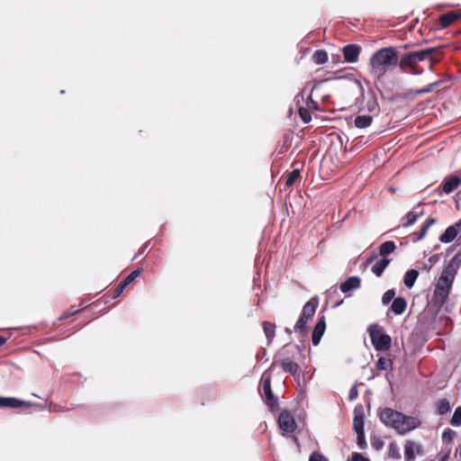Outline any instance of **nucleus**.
<instances>
[{
    "label": "nucleus",
    "instance_id": "6",
    "mask_svg": "<svg viewBox=\"0 0 461 461\" xmlns=\"http://www.w3.org/2000/svg\"><path fill=\"white\" fill-rule=\"evenodd\" d=\"M368 333L371 342L375 348L378 351L388 350L391 347V337L384 332V329L378 325H370Z\"/></svg>",
    "mask_w": 461,
    "mask_h": 461
},
{
    "label": "nucleus",
    "instance_id": "53",
    "mask_svg": "<svg viewBox=\"0 0 461 461\" xmlns=\"http://www.w3.org/2000/svg\"><path fill=\"white\" fill-rule=\"evenodd\" d=\"M374 446H375V447L376 449H379V448H381V447H382V446H383V442H382V441H380V442H378V443L374 444Z\"/></svg>",
    "mask_w": 461,
    "mask_h": 461
},
{
    "label": "nucleus",
    "instance_id": "42",
    "mask_svg": "<svg viewBox=\"0 0 461 461\" xmlns=\"http://www.w3.org/2000/svg\"><path fill=\"white\" fill-rule=\"evenodd\" d=\"M357 443L360 448H365L366 447V442L365 439V432L357 433Z\"/></svg>",
    "mask_w": 461,
    "mask_h": 461
},
{
    "label": "nucleus",
    "instance_id": "24",
    "mask_svg": "<svg viewBox=\"0 0 461 461\" xmlns=\"http://www.w3.org/2000/svg\"><path fill=\"white\" fill-rule=\"evenodd\" d=\"M373 117L370 115H357L355 118L354 123L357 128L364 129L371 125Z\"/></svg>",
    "mask_w": 461,
    "mask_h": 461
},
{
    "label": "nucleus",
    "instance_id": "23",
    "mask_svg": "<svg viewBox=\"0 0 461 461\" xmlns=\"http://www.w3.org/2000/svg\"><path fill=\"white\" fill-rule=\"evenodd\" d=\"M419 276V272L416 269L408 270L403 277V283L408 288H411L414 285L416 279Z\"/></svg>",
    "mask_w": 461,
    "mask_h": 461
},
{
    "label": "nucleus",
    "instance_id": "15",
    "mask_svg": "<svg viewBox=\"0 0 461 461\" xmlns=\"http://www.w3.org/2000/svg\"><path fill=\"white\" fill-rule=\"evenodd\" d=\"M407 308V301L403 297L394 298L389 310L387 312V316H389V312H393L395 315L402 314Z\"/></svg>",
    "mask_w": 461,
    "mask_h": 461
},
{
    "label": "nucleus",
    "instance_id": "55",
    "mask_svg": "<svg viewBox=\"0 0 461 461\" xmlns=\"http://www.w3.org/2000/svg\"><path fill=\"white\" fill-rule=\"evenodd\" d=\"M285 332L288 333V334H291L292 330L289 328H285Z\"/></svg>",
    "mask_w": 461,
    "mask_h": 461
},
{
    "label": "nucleus",
    "instance_id": "17",
    "mask_svg": "<svg viewBox=\"0 0 461 461\" xmlns=\"http://www.w3.org/2000/svg\"><path fill=\"white\" fill-rule=\"evenodd\" d=\"M278 362L280 363L283 370L285 373L291 374L292 375H295L300 369L299 365L293 361L290 357L281 358L278 360Z\"/></svg>",
    "mask_w": 461,
    "mask_h": 461
},
{
    "label": "nucleus",
    "instance_id": "35",
    "mask_svg": "<svg viewBox=\"0 0 461 461\" xmlns=\"http://www.w3.org/2000/svg\"><path fill=\"white\" fill-rule=\"evenodd\" d=\"M395 296V290L394 289H389L387 290L382 297V303L383 304L386 305L388 304L392 300L393 301V298Z\"/></svg>",
    "mask_w": 461,
    "mask_h": 461
},
{
    "label": "nucleus",
    "instance_id": "12",
    "mask_svg": "<svg viewBox=\"0 0 461 461\" xmlns=\"http://www.w3.org/2000/svg\"><path fill=\"white\" fill-rule=\"evenodd\" d=\"M31 404L27 402L18 400L13 397L0 396V408L18 409L22 407H29Z\"/></svg>",
    "mask_w": 461,
    "mask_h": 461
},
{
    "label": "nucleus",
    "instance_id": "22",
    "mask_svg": "<svg viewBox=\"0 0 461 461\" xmlns=\"http://www.w3.org/2000/svg\"><path fill=\"white\" fill-rule=\"evenodd\" d=\"M301 177V169L294 168L291 172H289L286 176L285 182V188H289L293 186L295 182Z\"/></svg>",
    "mask_w": 461,
    "mask_h": 461
},
{
    "label": "nucleus",
    "instance_id": "27",
    "mask_svg": "<svg viewBox=\"0 0 461 461\" xmlns=\"http://www.w3.org/2000/svg\"><path fill=\"white\" fill-rule=\"evenodd\" d=\"M262 326L267 340L271 342L276 336V325L269 321H264Z\"/></svg>",
    "mask_w": 461,
    "mask_h": 461
},
{
    "label": "nucleus",
    "instance_id": "56",
    "mask_svg": "<svg viewBox=\"0 0 461 461\" xmlns=\"http://www.w3.org/2000/svg\"><path fill=\"white\" fill-rule=\"evenodd\" d=\"M294 441L298 445L299 444V440L296 437H294Z\"/></svg>",
    "mask_w": 461,
    "mask_h": 461
},
{
    "label": "nucleus",
    "instance_id": "50",
    "mask_svg": "<svg viewBox=\"0 0 461 461\" xmlns=\"http://www.w3.org/2000/svg\"><path fill=\"white\" fill-rule=\"evenodd\" d=\"M6 341H7V338L0 335V347L3 346L4 344H5Z\"/></svg>",
    "mask_w": 461,
    "mask_h": 461
},
{
    "label": "nucleus",
    "instance_id": "13",
    "mask_svg": "<svg viewBox=\"0 0 461 461\" xmlns=\"http://www.w3.org/2000/svg\"><path fill=\"white\" fill-rule=\"evenodd\" d=\"M461 184V180L457 176H450L444 179L441 184L442 191L445 194L452 193Z\"/></svg>",
    "mask_w": 461,
    "mask_h": 461
},
{
    "label": "nucleus",
    "instance_id": "14",
    "mask_svg": "<svg viewBox=\"0 0 461 461\" xmlns=\"http://www.w3.org/2000/svg\"><path fill=\"white\" fill-rule=\"evenodd\" d=\"M361 285V279L358 276H350L345 282L341 283L339 289L342 293L347 294L352 290L359 288Z\"/></svg>",
    "mask_w": 461,
    "mask_h": 461
},
{
    "label": "nucleus",
    "instance_id": "44",
    "mask_svg": "<svg viewBox=\"0 0 461 461\" xmlns=\"http://www.w3.org/2000/svg\"><path fill=\"white\" fill-rule=\"evenodd\" d=\"M306 104H307V107L309 109H312V110H318L319 109V105H318V103L316 101H314L312 96H309L307 98V101H306Z\"/></svg>",
    "mask_w": 461,
    "mask_h": 461
},
{
    "label": "nucleus",
    "instance_id": "4",
    "mask_svg": "<svg viewBox=\"0 0 461 461\" xmlns=\"http://www.w3.org/2000/svg\"><path fill=\"white\" fill-rule=\"evenodd\" d=\"M272 373L266 370L262 375L258 386V393L265 399V403L270 411H276L278 409V398L273 393L271 389Z\"/></svg>",
    "mask_w": 461,
    "mask_h": 461
},
{
    "label": "nucleus",
    "instance_id": "1",
    "mask_svg": "<svg viewBox=\"0 0 461 461\" xmlns=\"http://www.w3.org/2000/svg\"><path fill=\"white\" fill-rule=\"evenodd\" d=\"M379 418L386 426L394 429L399 434H405L420 427L421 420L417 417L407 416L401 411L386 407L380 411Z\"/></svg>",
    "mask_w": 461,
    "mask_h": 461
},
{
    "label": "nucleus",
    "instance_id": "31",
    "mask_svg": "<svg viewBox=\"0 0 461 461\" xmlns=\"http://www.w3.org/2000/svg\"><path fill=\"white\" fill-rule=\"evenodd\" d=\"M451 410L450 403L447 399H441L438 403V412L441 415L447 414Z\"/></svg>",
    "mask_w": 461,
    "mask_h": 461
},
{
    "label": "nucleus",
    "instance_id": "49",
    "mask_svg": "<svg viewBox=\"0 0 461 461\" xmlns=\"http://www.w3.org/2000/svg\"><path fill=\"white\" fill-rule=\"evenodd\" d=\"M149 241H148V242H146V243H145V244H144V245H143V246L139 249V252H138V254L135 256V258H136L137 257H139L140 255H141V254H142V253L147 249V248L149 247Z\"/></svg>",
    "mask_w": 461,
    "mask_h": 461
},
{
    "label": "nucleus",
    "instance_id": "48",
    "mask_svg": "<svg viewBox=\"0 0 461 461\" xmlns=\"http://www.w3.org/2000/svg\"><path fill=\"white\" fill-rule=\"evenodd\" d=\"M377 106H378L377 103L375 100L367 103V110L369 112H375L376 110Z\"/></svg>",
    "mask_w": 461,
    "mask_h": 461
},
{
    "label": "nucleus",
    "instance_id": "16",
    "mask_svg": "<svg viewBox=\"0 0 461 461\" xmlns=\"http://www.w3.org/2000/svg\"><path fill=\"white\" fill-rule=\"evenodd\" d=\"M318 300L316 298H312L310 301H308L303 307L302 314L301 316L307 320H311L315 312L316 309L318 307Z\"/></svg>",
    "mask_w": 461,
    "mask_h": 461
},
{
    "label": "nucleus",
    "instance_id": "47",
    "mask_svg": "<svg viewBox=\"0 0 461 461\" xmlns=\"http://www.w3.org/2000/svg\"><path fill=\"white\" fill-rule=\"evenodd\" d=\"M348 461H370L368 458H366L364 457L361 454L359 453H354L352 455V457L350 460Z\"/></svg>",
    "mask_w": 461,
    "mask_h": 461
},
{
    "label": "nucleus",
    "instance_id": "8",
    "mask_svg": "<svg viewBox=\"0 0 461 461\" xmlns=\"http://www.w3.org/2000/svg\"><path fill=\"white\" fill-rule=\"evenodd\" d=\"M415 453L420 456L423 455L422 446L411 440H407L404 447L405 460L413 461L415 459Z\"/></svg>",
    "mask_w": 461,
    "mask_h": 461
},
{
    "label": "nucleus",
    "instance_id": "33",
    "mask_svg": "<svg viewBox=\"0 0 461 461\" xmlns=\"http://www.w3.org/2000/svg\"><path fill=\"white\" fill-rule=\"evenodd\" d=\"M457 270L456 268L453 267L452 266L450 265H447V267L444 268V270L442 271L441 275L442 276H445L447 277H448L449 279L453 280L455 279V276L457 273Z\"/></svg>",
    "mask_w": 461,
    "mask_h": 461
},
{
    "label": "nucleus",
    "instance_id": "40",
    "mask_svg": "<svg viewBox=\"0 0 461 461\" xmlns=\"http://www.w3.org/2000/svg\"><path fill=\"white\" fill-rule=\"evenodd\" d=\"M82 309H75L74 306L71 307L69 311H66L63 312V314L60 316V320H67L70 318L71 316L75 315L76 313L79 312Z\"/></svg>",
    "mask_w": 461,
    "mask_h": 461
},
{
    "label": "nucleus",
    "instance_id": "20",
    "mask_svg": "<svg viewBox=\"0 0 461 461\" xmlns=\"http://www.w3.org/2000/svg\"><path fill=\"white\" fill-rule=\"evenodd\" d=\"M460 226L452 225L446 229V230L439 236V240L443 243H449L453 241L457 236L458 230L456 228Z\"/></svg>",
    "mask_w": 461,
    "mask_h": 461
},
{
    "label": "nucleus",
    "instance_id": "19",
    "mask_svg": "<svg viewBox=\"0 0 461 461\" xmlns=\"http://www.w3.org/2000/svg\"><path fill=\"white\" fill-rule=\"evenodd\" d=\"M417 208H413L411 212H409L402 219V226L406 228L416 222L419 216L423 214V211H417Z\"/></svg>",
    "mask_w": 461,
    "mask_h": 461
},
{
    "label": "nucleus",
    "instance_id": "45",
    "mask_svg": "<svg viewBox=\"0 0 461 461\" xmlns=\"http://www.w3.org/2000/svg\"><path fill=\"white\" fill-rule=\"evenodd\" d=\"M358 396V391L357 385H353L348 393L349 401L355 400Z\"/></svg>",
    "mask_w": 461,
    "mask_h": 461
},
{
    "label": "nucleus",
    "instance_id": "5",
    "mask_svg": "<svg viewBox=\"0 0 461 461\" xmlns=\"http://www.w3.org/2000/svg\"><path fill=\"white\" fill-rule=\"evenodd\" d=\"M453 282L454 281L449 279L448 277L440 275L439 278L437 281L436 287L432 296V300L435 306L440 308L444 305L449 295Z\"/></svg>",
    "mask_w": 461,
    "mask_h": 461
},
{
    "label": "nucleus",
    "instance_id": "43",
    "mask_svg": "<svg viewBox=\"0 0 461 461\" xmlns=\"http://www.w3.org/2000/svg\"><path fill=\"white\" fill-rule=\"evenodd\" d=\"M438 83H432L430 85H429L428 86L424 87V88H421V89H419V90H416L415 93L418 94V95H422V94H426V93H429L430 91H432L434 86H437Z\"/></svg>",
    "mask_w": 461,
    "mask_h": 461
},
{
    "label": "nucleus",
    "instance_id": "21",
    "mask_svg": "<svg viewBox=\"0 0 461 461\" xmlns=\"http://www.w3.org/2000/svg\"><path fill=\"white\" fill-rule=\"evenodd\" d=\"M391 262V259H388V258H381L379 260H377L374 266L372 267V272L376 276H381L384 271V269L388 267V265L390 264Z\"/></svg>",
    "mask_w": 461,
    "mask_h": 461
},
{
    "label": "nucleus",
    "instance_id": "3",
    "mask_svg": "<svg viewBox=\"0 0 461 461\" xmlns=\"http://www.w3.org/2000/svg\"><path fill=\"white\" fill-rule=\"evenodd\" d=\"M435 51V48H428L402 54L398 61L401 71L403 73H410L411 75L422 74L423 69L419 68V62L427 59H432V55Z\"/></svg>",
    "mask_w": 461,
    "mask_h": 461
},
{
    "label": "nucleus",
    "instance_id": "11",
    "mask_svg": "<svg viewBox=\"0 0 461 461\" xmlns=\"http://www.w3.org/2000/svg\"><path fill=\"white\" fill-rule=\"evenodd\" d=\"M326 330V321L325 316H320L318 318V321L313 329L312 335V341L314 346H317L321 337L323 336Z\"/></svg>",
    "mask_w": 461,
    "mask_h": 461
},
{
    "label": "nucleus",
    "instance_id": "57",
    "mask_svg": "<svg viewBox=\"0 0 461 461\" xmlns=\"http://www.w3.org/2000/svg\"><path fill=\"white\" fill-rule=\"evenodd\" d=\"M292 348H293L295 351H297V352L299 351V348H298L297 346H293Z\"/></svg>",
    "mask_w": 461,
    "mask_h": 461
},
{
    "label": "nucleus",
    "instance_id": "52",
    "mask_svg": "<svg viewBox=\"0 0 461 461\" xmlns=\"http://www.w3.org/2000/svg\"><path fill=\"white\" fill-rule=\"evenodd\" d=\"M456 455H458L461 458V444L456 447Z\"/></svg>",
    "mask_w": 461,
    "mask_h": 461
},
{
    "label": "nucleus",
    "instance_id": "37",
    "mask_svg": "<svg viewBox=\"0 0 461 461\" xmlns=\"http://www.w3.org/2000/svg\"><path fill=\"white\" fill-rule=\"evenodd\" d=\"M456 437V431L451 429H446L442 433V439L445 442H451Z\"/></svg>",
    "mask_w": 461,
    "mask_h": 461
},
{
    "label": "nucleus",
    "instance_id": "25",
    "mask_svg": "<svg viewBox=\"0 0 461 461\" xmlns=\"http://www.w3.org/2000/svg\"><path fill=\"white\" fill-rule=\"evenodd\" d=\"M396 249V245L393 241L388 240L381 244L379 248V254L382 257H386Z\"/></svg>",
    "mask_w": 461,
    "mask_h": 461
},
{
    "label": "nucleus",
    "instance_id": "60",
    "mask_svg": "<svg viewBox=\"0 0 461 461\" xmlns=\"http://www.w3.org/2000/svg\"><path fill=\"white\" fill-rule=\"evenodd\" d=\"M288 346L284 347V350L288 351Z\"/></svg>",
    "mask_w": 461,
    "mask_h": 461
},
{
    "label": "nucleus",
    "instance_id": "36",
    "mask_svg": "<svg viewBox=\"0 0 461 461\" xmlns=\"http://www.w3.org/2000/svg\"><path fill=\"white\" fill-rule=\"evenodd\" d=\"M299 115L304 123H308L312 120V116H311V113H310L308 108H304V107L299 108Z\"/></svg>",
    "mask_w": 461,
    "mask_h": 461
},
{
    "label": "nucleus",
    "instance_id": "32",
    "mask_svg": "<svg viewBox=\"0 0 461 461\" xmlns=\"http://www.w3.org/2000/svg\"><path fill=\"white\" fill-rule=\"evenodd\" d=\"M140 269H135L133 270L130 275H128L122 283L127 287L129 285H131L140 274Z\"/></svg>",
    "mask_w": 461,
    "mask_h": 461
},
{
    "label": "nucleus",
    "instance_id": "28",
    "mask_svg": "<svg viewBox=\"0 0 461 461\" xmlns=\"http://www.w3.org/2000/svg\"><path fill=\"white\" fill-rule=\"evenodd\" d=\"M312 60L315 64L322 65L328 60V53L323 50H318L313 53Z\"/></svg>",
    "mask_w": 461,
    "mask_h": 461
},
{
    "label": "nucleus",
    "instance_id": "2",
    "mask_svg": "<svg viewBox=\"0 0 461 461\" xmlns=\"http://www.w3.org/2000/svg\"><path fill=\"white\" fill-rule=\"evenodd\" d=\"M399 61L398 51L393 47H385L376 50L370 59V67L379 76L384 75L394 68Z\"/></svg>",
    "mask_w": 461,
    "mask_h": 461
},
{
    "label": "nucleus",
    "instance_id": "58",
    "mask_svg": "<svg viewBox=\"0 0 461 461\" xmlns=\"http://www.w3.org/2000/svg\"><path fill=\"white\" fill-rule=\"evenodd\" d=\"M456 226H461V219L456 222Z\"/></svg>",
    "mask_w": 461,
    "mask_h": 461
},
{
    "label": "nucleus",
    "instance_id": "41",
    "mask_svg": "<svg viewBox=\"0 0 461 461\" xmlns=\"http://www.w3.org/2000/svg\"><path fill=\"white\" fill-rule=\"evenodd\" d=\"M125 287L126 286L121 282L113 291L112 298L115 299L119 297L122 294Z\"/></svg>",
    "mask_w": 461,
    "mask_h": 461
},
{
    "label": "nucleus",
    "instance_id": "7",
    "mask_svg": "<svg viewBox=\"0 0 461 461\" xmlns=\"http://www.w3.org/2000/svg\"><path fill=\"white\" fill-rule=\"evenodd\" d=\"M278 425L284 433H292L296 428L297 424L294 416L287 410L283 411L278 416Z\"/></svg>",
    "mask_w": 461,
    "mask_h": 461
},
{
    "label": "nucleus",
    "instance_id": "30",
    "mask_svg": "<svg viewBox=\"0 0 461 461\" xmlns=\"http://www.w3.org/2000/svg\"><path fill=\"white\" fill-rule=\"evenodd\" d=\"M353 427L356 433L364 432V417L363 415H356L353 420Z\"/></svg>",
    "mask_w": 461,
    "mask_h": 461
},
{
    "label": "nucleus",
    "instance_id": "54",
    "mask_svg": "<svg viewBox=\"0 0 461 461\" xmlns=\"http://www.w3.org/2000/svg\"><path fill=\"white\" fill-rule=\"evenodd\" d=\"M429 61H430V67H432L434 64H436L438 62V60L434 59V58L432 57V59H429Z\"/></svg>",
    "mask_w": 461,
    "mask_h": 461
},
{
    "label": "nucleus",
    "instance_id": "39",
    "mask_svg": "<svg viewBox=\"0 0 461 461\" xmlns=\"http://www.w3.org/2000/svg\"><path fill=\"white\" fill-rule=\"evenodd\" d=\"M309 461H329V459L323 454L314 451L310 455Z\"/></svg>",
    "mask_w": 461,
    "mask_h": 461
},
{
    "label": "nucleus",
    "instance_id": "51",
    "mask_svg": "<svg viewBox=\"0 0 461 461\" xmlns=\"http://www.w3.org/2000/svg\"><path fill=\"white\" fill-rule=\"evenodd\" d=\"M68 410H69V409L65 410V409H63V408H61V407H59V406H54V408H53V411H68Z\"/></svg>",
    "mask_w": 461,
    "mask_h": 461
},
{
    "label": "nucleus",
    "instance_id": "9",
    "mask_svg": "<svg viewBox=\"0 0 461 461\" xmlns=\"http://www.w3.org/2000/svg\"><path fill=\"white\" fill-rule=\"evenodd\" d=\"M461 18V14L456 11H450L447 14L440 15L437 21V24L440 29L448 27L453 23Z\"/></svg>",
    "mask_w": 461,
    "mask_h": 461
},
{
    "label": "nucleus",
    "instance_id": "29",
    "mask_svg": "<svg viewBox=\"0 0 461 461\" xmlns=\"http://www.w3.org/2000/svg\"><path fill=\"white\" fill-rule=\"evenodd\" d=\"M392 366H393V361L390 358L384 357H379L376 362V368L380 371L386 370L389 367H391Z\"/></svg>",
    "mask_w": 461,
    "mask_h": 461
},
{
    "label": "nucleus",
    "instance_id": "18",
    "mask_svg": "<svg viewBox=\"0 0 461 461\" xmlns=\"http://www.w3.org/2000/svg\"><path fill=\"white\" fill-rule=\"evenodd\" d=\"M435 222H436V220L434 218H432V217H429L422 224V226H421V228H420V230L419 231L411 233V240L413 242H417V241L422 240L425 237V235H426L428 230L429 229V227L431 225H433Z\"/></svg>",
    "mask_w": 461,
    "mask_h": 461
},
{
    "label": "nucleus",
    "instance_id": "59",
    "mask_svg": "<svg viewBox=\"0 0 461 461\" xmlns=\"http://www.w3.org/2000/svg\"><path fill=\"white\" fill-rule=\"evenodd\" d=\"M447 458V455H446L440 461H446Z\"/></svg>",
    "mask_w": 461,
    "mask_h": 461
},
{
    "label": "nucleus",
    "instance_id": "46",
    "mask_svg": "<svg viewBox=\"0 0 461 461\" xmlns=\"http://www.w3.org/2000/svg\"><path fill=\"white\" fill-rule=\"evenodd\" d=\"M389 456L393 458H399L400 455L396 449L394 443H392L389 447Z\"/></svg>",
    "mask_w": 461,
    "mask_h": 461
},
{
    "label": "nucleus",
    "instance_id": "10",
    "mask_svg": "<svg viewBox=\"0 0 461 461\" xmlns=\"http://www.w3.org/2000/svg\"><path fill=\"white\" fill-rule=\"evenodd\" d=\"M360 50L361 47L357 44L346 45L342 50L345 61L349 63L357 62L358 59Z\"/></svg>",
    "mask_w": 461,
    "mask_h": 461
},
{
    "label": "nucleus",
    "instance_id": "34",
    "mask_svg": "<svg viewBox=\"0 0 461 461\" xmlns=\"http://www.w3.org/2000/svg\"><path fill=\"white\" fill-rule=\"evenodd\" d=\"M450 423L456 427L461 426V407H457L455 410V412L451 418Z\"/></svg>",
    "mask_w": 461,
    "mask_h": 461
},
{
    "label": "nucleus",
    "instance_id": "38",
    "mask_svg": "<svg viewBox=\"0 0 461 461\" xmlns=\"http://www.w3.org/2000/svg\"><path fill=\"white\" fill-rule=\"evenodd\" d=\"M448 265L458 269L461 266V252H457L448 262Z\"/></svg>",
    "mask_w": 461,
    "mask_h": 461
},
{
    "label": "nucleus",
    "instance_id": "26",
    "mask_svg": "<svg viewBox=\"0 0 461 461\" xmlns=\"http://www.w3.org/2000/svg\"><path fill=\"white\" fill-rule=\"evenodd\" d=\"M308 321L309 320L305 318L303 319V317L300 316L294 327V332L299 333L301 336H306L308 334V329L306 325Z\"/></svg>",
    "mask_w": 461,
    "mask_h": 461
}]
</instances>
